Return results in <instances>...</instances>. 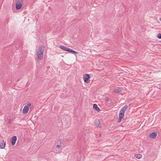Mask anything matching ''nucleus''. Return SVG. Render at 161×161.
<instances>
[{
	"mask_svg": "<svg viewBox=\"0 0 161 161\" xmlns=\"http://www.w3.org/2000/svg\"><path fill=\"white\" fill-rule=\"evenodd\" d=\"M44 51V47L40 45L39 46L36 51V55L37 58L39 60H41L43 58V53Z\"/></svg>",
	"mask_w": 161,
	"mask_h": 161,
	"instance_id": "1",
	"label": "nucleus"
},
{
	"mask_svg": "<svg viewBox=\"0 0 161 161\" xmlns=\"http://www.w3.org/2000/svg\"><path fill=\"white\" fill-rule=\"evenodd\" d=\"M127 108L126 106H124L121 109L119 115V122H120L121 121V119L123 118L126 109Z\"/></svg>",
	"mask_w": 161,
	"mask_h": 161,
	"instance_id": "2",
	"label": "nucleus"
},
{
	"mask_svg": "<svg viewBox=\"0 0 161 161\" xmlns=\"http://www.w3.org/2000/svg\"><path fill=\"white\" fill-rule=\"evenodd\" d=\"M23 0H19L15 5V8L16 9H20L22 6Z\"/></svg>",
	"mask_w": 161,
	"mask_h": 161,
	"instance_id": "3",
	"label": "nucleus"
},
{
	"mask_svg": "<svg viewBox=\"0 0 161 161\" xmlns=\"http://www.w3.org/2000/svg\"><path fill=\"white\" fill-rule=\"evenodd\" d=\"M94 125L97 127L101 128L102 127L99 119H96L95 120Z\"/></svg>",
	"mask_w": 161,
	"mask_h": 161,
	"instance_id": "4",
	"label": "nucleus"
},
{
	"mask_svg": "<svg viewBox=\"0 0 161 161\" xmlns=\"http://www.w3.org/2000/svg\"><path fill=\"white\" fill-rule=\"evenodd\" d=\"M90 78V76L88 74H86L85 75L83 76V79L84 81L86 82H88V81L89 80V79Z\"/></svg>",
	"mask_w": 161,
	"mask_h": 161,
	"instance_id": "5",
	"label": "nucleus"
},
{
	"mask_svg": "<svg viewBox=\"0 0 161 161\" xmlns=\"http://www.w3.org/2000/svg\"><path fill=\"white\" fill-rule=\"evenodd\" d=\"M17 140V137L16 136H13L11 138V144L12 145H15Z\"/></svg>",
	"mask_w": 161,
	"mask_h": 161,
	"instance_id": "6",
	"label": "nucleus"
},
{
	"mask_svg": "<svg viewBox=\"0 0 161 161\" xmlns=\"http://www.w3.org/2000/svg\"><path fill=\"white\" fill-rule=\"evenodd\" d=\"M28 106H25L23 110V112L24 114H26L28 113L29 110Z\"/></svg>",
	"mask_w": 161,
	"mask_h": 161,
	"instance_id": "7",
	"label": "nucleus"
},
{
	"mask_svg": "<svg viewBox=\"0 0 161 161\" xmlns=\"http://www.w3.org/2000/svg\"><path fill=\"white\" fill-rule=\"evenodd\" d=\"M59 48H60L61 49L65 51L68 52L69 50V48L62 45H60L59 46Z\"/></svg>",
	"mask_w": 161,
	"mask_h": 161,
	"instance_id": "8",
	"label": "nucleus"
},
{
	"mask_svg": "<svg viewBox=\"0 0 161 161\" xmlns=\"http://www.w3.org/2000/svg\"><path fill=\"white\" fill-rule=\"evenodd\" d=\"M6 143L3 140L0 143V147L1 149H3L4 148Z\"/></svg>",
	"mask_w": 161,
	"mask_h": 161,
	"instance_id": "9",
	"label": "nucleus"
},
{
	"mask_svg": "<svg viewBox=\"0 0 161 161\" xmlns=\"http://www.w3.org/2000/svg\"><path fill=\"white\" fill-rule=\"evenodd\" d=\"M157 136L155 132L151 133L150 135V137L152 138H155Z\"/></svg>",
	"mask_w": 161,
	"mask_h": 161,
	"instance_id": "10",
	"label": "nucleus"
},
{
	"mask_svg": "<svg viewBox=\"0 0 161 161\" xmlns=\"http://www.w3.org/2000/svg\"><path fill=\"white\" fill-rule=\"evenodd\" d=\"M93 108L95 110L98 112L100 110L99 108L98 107L97 105L95 103L93 104Z\"/></svg>",
	"mask_w": 161,
	"mask_h": 161,
	"instance_id": "11",
	"label": "nucleus"
},
{
	"mask_svg": "<svg viewBox=\"0 0 161 161\" xmlns=\"http://www.w3.org/2000/svg\"><path fill=\"white\" fill-rule=\"evenodd\" d=\"M69 52L70 53H71L73 54H78V53L75 51L73 50H72L71 49L69 48Z\"/></svg>",
	"mask_w": 161,
	"mask_h": 161,
	"instance_id": "12",
	"label": "nucleus"
},
{
	"mask_svg": "<svg viewBox=\"0 0 161 161\" xmlns=\"http://www.w3.org/2000/svg\"><path fill=\"white\" fill-rule=\"evenodd\" d=\"M57 144L58 145H57L56 147H60L61 146V141L60 140H58L57 142Z\"/></svg>",
	"mask_w": 161,
	"mask_h": 161,
	"instance_id": "13",
	"label": "nucleus"
},
{
	"mask_svg": "<svg viewBox=\"0 0 161 161\" xmlns=\"http://www.w3.org/2000/svg\"><path fill=\"white\" fill-rule=\"evenodd\" d=\"M121 91V89L120 88L118 87L114 91V92L116 93L120 92Z\"/></svg>",
	"mask_w": 161,
	"mask_h": 161,
	"instance_id": "14",
	"label": "nucleus"
},
{
	"mask_svg": "<svg viewBox=\"0 0 161 161\" xmlns=\"http://www.w3.org/2000/svg\"><path fill=\"white\" fill-rule=\"evenodd\" d=\"M135 157L137 158L140 159L142 157V155L141 154H137L135 155Z\"/></svg>",
	"mask_w": 161,
	"mask_h": 161,
	"instance_id": "15",
	"label": "nucleus"
},
{
	"mask_svg": "<svg viewBox=\"0 0 161 161\" xmlns=\"http://www.w3.org/2000/svg\"><path fill=\"white\" fill-rule=\"evenodd\" d=\"M157 36L159 39H161V33L158 34Z\"/></svg>",
	"mask_w": 161,
	"mask_h": 161,
	"instance_id": "16",
	"label": "nucleus"
},
{
	"mask_svg": "<svg viewBox=\"0 0 161 161\" xmlns=\"http://www.w3.org/2000/svg\"><path fill=\"white\" fill-rule=\"evenodd\" d=\"M109 99L108 97H106L105 99L106 102H108Z\"/></svg>",
	"mask_w": 161,
	"mask_h": 161,
	"instance_id": "17",
	"label": "nucleus"
},
{
	"mask_svg": "<svg viewBox=\"0 0 161 161\" xmlns=\"http://www.w3.org/2000/svg\"><path fill=\"white\" fill-rule=\"evenodd\" d=\"M27 106H28V108L29 107H30L31 106V103H28V104H27Z\"/></svg>",
	"mask_w": 161,
	"mask_h": 161,
	"instance_id": "18",
	"label": "nucleus"
},
{
	"mask_svg": "<svg viewBox=\"0 0 161 161\" xmlns=\"http://www.w3.org/2000/svg\"><path fill=\"white\" fill-rule=\"evenodd\" d=\"M8 122H9L10 124L11 123V122H10V120H9Z\"/></svg>",
	"mask_w": 161,
	"mask_h": 161,
	"instance_id": "19",
	"label": "nucleus"
},
{
	"mask_svg": "<svg viewBox=\"0 0 161 161\" xmlns=\"http://www.w3.org/2000/svg\"><path fill=\"white\" fill-rule=\"evenodd\" d=\"M159 19L161 21V18H160Z\"/></svg>",
	"mask_w": 161,
	"mask_h": 161,
	"instance_id": "20",
	"label": "nucleus"
}]
</instances>
